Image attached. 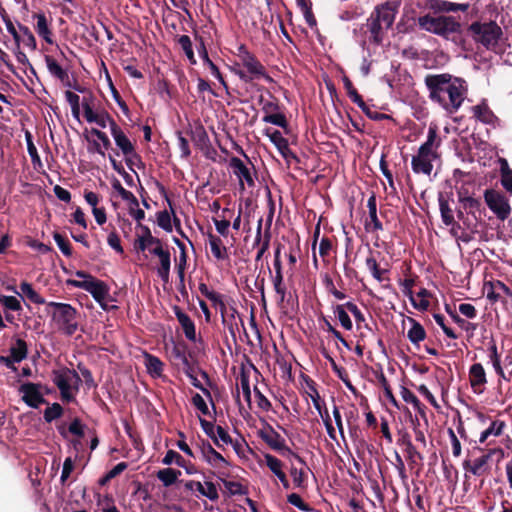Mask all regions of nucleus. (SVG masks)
<instances>
[{
	"mask_svg": "<svg viewBox=\"0 0 512 512\" xmlns=\"http://www.w3.org/2000/svg\"><path fill=\"white\" fill-rule=\"evenodd\" d=\"M425 84L432 101L437 102L449 113L456 112L466 95L464 81L452 78L449 74L427 75Z\"/></svg>",
	"mask_w": 512,
	"mask_h": 512,
	"instance_id": "nucleus-1",
	"label": "nucleus"
},
{
	"mask_svg": "<svg viewBox=\"0 0 512 512\" xmlns=\"http://www.w3.org/2000/svg\"><path fill=\"white\" fill-rule=\"evenodd\" d=\"M440 145L441 139L438 137L436 126H430L426 141L412 157V170L417 174L430 175L433 170V161L439 158L438 148Z\"/></svg>",
	"mask_w": 512,
	"mask_h": 512,
	"instance_id": "nucleus-2",
	"label": "nucleus"
},
{
	"mask_svg": "<svg viewBox=\"0 0 512 512\" xmlns=\"http://www.w3.org/2000/svg\"><path fill=\"white\" fill-rule=\"evenodd\" d=\"M46 311L51 316L52 325L62 334L71 336L78 329V312L67 303L48 302Z\"/></svg>",
	"mask_w": 512,
	"mask_h": 512,
	"instance_id": "nucleus-3",
	"label": "nucleus"
},
{
	"mask_svg": "<svg viewBox=\"0 0 512 512\" xmlns=\"http://www.w3.org/2000/svg\"><path fill=\"white\" fill-rule=\"evenodd\" d=\"M75 275L80 279L69 280L68 283L76 288L89 292L95 301H97L103 309H106V300L109 296V288L107 285L103 281L98 280L83 271H77Z\"/></svg>",
	"mask_w": 512,
	"mask_h": 512,
	"instance_id": "nucleus-4",
	"label": "nucleus"
},
{
	"mask_svg": "<svg viewBox=\"0 0 512 512\" xmlns=\"http://www.w3.org/2000/svg\"><path fill=\"white\" fill-rule=\"evenodd\" d=\"M468 30L473 40L487 49L496 47L502 36L501 27L494 21L473 22Z\"/></svg>",
	"mask_w": 512,
	"mask_h": 512,
	"instance_id": "nucleus-5",
	"label": "nucleus"
},
{
	"mask_svg": "<svg viewBox=\"0 0 512 512\" xmlns=\"http://www.w3.org/2000/svg\"><path fill=\"white\" fill-rule=\"evenodd\" d=\"M418 24L421 29L445 38L460 30V23L451 16L425 15L418 19Z\"/></svg>",
	"mask_w": 512,
	"mask_h": 512,
	"instance_id": "nucleus-6",
	"label": "nucleus"
},
{
	"mask_svg": "<svg viewBox=\"0 0 512 512\" xmlns=\"http://www.w3.org/2000/svg\"><path fill=\"white\" fill-rule=\"evenodd\" d=\"M52 380L58 387L63 400L73 399V389H77L81 379L75 370L69 368H59L52 372Z\"/></svg>",
	"mask_w": 512,
	"mask_h": 512,
	"instance_id": "nucleus-7",
	"label": "nucleus"
},
{
	"mask_svg": "<svg viewBox=\"0 0 512 512\" xmlns=\"http://www.w3.org/2000/svg\"><path fill=\"white\" fill-rule=\"evenodd\" d=\"M484 200L489 209L500 220H505L511 213V207L508 198L499 191L487 189L484 192Z\"/></svg>",
	"mask_w": 512,
	"mask_h": 512,
	"instance_id": "nucleus-8",
	"label": "nucleus"
},
{
	"mask_svg": "<svg viewBox=\"0 0 512 512\" xmlns=\"http://www.w3.org/2000/svg\"><path fill=\"white\" fill-rule=\"evenodd\" d=\"M238 57L248 73L255 78L262 77L267 82H273V79L266 73L264 66L244 46L239 47Z\"/></svg>",
	"mask_w": 512,
	"mask_h": 512,
	"instance_id": "nucleus-9",
	"label": "nucleus"
},
{
	"mask_svg": "<svg viewBox=\"0 0 512 512\" xmlns=\"http://www.w3.org/2000/svg\"><path fill=\"white\" fill-rule=\"evenodd\" d=\"M396 13L397 7L392 3L386 2L377 6L371 14L376 18V21L382 23L383 27L390 28L395 20Z\"/></svg>",
	"mask_w": 512,
	"mask_h": 512,
	"instance_id": "nucleus-10",
	"label": "nucleus"
},
{
	"mask_svg": "<svg viewBox=\"0 0 512 512\" xmlns=\"http://www.w3.org/2000/svg\"><path fill=\"white\" fill-rule=\"evenodd\" d=\"M20 392L22 393L23 401L30 407L37 408L41 403L45 402L37 385L33 383L23 384Z\"/></svg>",
	"mask_w": 512,
	"mask_h": 512,
	"instance_id": "nucleus-11",
	"label": "nucleus"
},
{
	"mask_svg": "<svg viewBox=\"0 0 512 512\" xmlns=\"http://www.w3.org/2000/svg\"><path fill=\"white\" fill-rule=\"evenodd\" d=\"M230 166L232 167L234 174L239 179L240 187L242 190H244V182H246L250 187L254 185V180L251 176V173L241 159L237 157L231 158Z\"/></svg>",
	"mask_w": 512,
	"mask_h": 512,
	"instance_id": "nucleus-12",
	"label": "nucleus"
},
{
	"mask_svg": "<svg viewBox=\"0 0 512 512\" xmlns=\"http://www.w3.org/2000/svg\"><path fill=\"white\" fill-rule=\"evenodd\" d=\"M261 439L276 451L287 449L285 440L272 427H267L259 431Z\"/></svg>",
	"mask_w": 512,
	"mask_h": 512,
	"instance_id": "nucleus-13",
	"label": "nucleus"
},
{
	"mask_svg": "<svg viewBox=\"0 0 512 512\" xmlns=\"http://www.w3.org/2000/svg\"><path fill=\"white\" fill-rule=\"evenodd\" d=\"M185 488L191 491L196 490L210 500H217L219 497L217 488L212 482L202 484L201 482L191 480L185 483Z\"/></svg>",
	"mask_w": 512,
	"mask_h": 512,
	"instance_id": "nucleus-14",
	"label": "nucleus"
},
{
	"mask_svg": "<svg viewBox=\"0 0 512 512\" xmlns=\"http://www.w3.org/2000/svg\"><path fill=\"white\" fill-rule=\"evenodd\" d=\"M111 134L115 140L116 145L121 149L125 156L134 154V147L131 141L127 138V136L116 123H112Z\"/></svg>",
	"mask_w": 512,
	"mask_h": 512,
	"instance_id": "nucleus-15",
	"label": "nucleus"
},
{
	"mask_svg": "<svg viewBox=\"0 0 512 512\" xmlns=\"http://www.w3.org/2000/svg\"><path fill=\"white\" fill-rule=\"evenodd\" d=\"M431 9L435 12L448 13V12H466L470 5L468 3H454L447 0H431Z\"/></svg>",
	"mask_w": 512,
	"mask_h": 512,
	"instance_id": "nucleus-16",
	"label": "nucleus"
},
{
	"mask_svg": "<svg viewBox=\"0 0 512 512\" xmlns=\"http://www.w3.org/2000/svg\"><path fill=\"white\" fill-rule=\"evenodd\" d=\"M492 452L476 458L472 463L465 461L464 468L475 476H483L488 473V462L491 459Z\"/></svg>",
	"mask_w": 512,
	"mask_h": 512,
	"instance_id": "nucleus-17",
	"label": "nucleus"
},
{
	"mask_svg": "<svg viewBox=\"0 0 512 512\" xmlns=\"http://www.w3.org/2000/svg\"><path fill=\"white\" fill-rule=\"evenodd\" d=\"M469 381L474 391H480L487 383L486 372L481 363L473 364L469 369Z\"/></svg>",
	"mask_w": 512,
	"mask_h": 512,
	"instance_id": "nucleus-18",
	"label": "nucleus"
},
{
	"mask_svg": "<svg viewBox=\"0 0 512 512\" xmlns=\"http://www.w3.org/2000/svg\"><path fill=\"white\" fill-rule=\"evenodd\" d=\"M265 135L269 137L270 141L276 146V148L284 158H288L292 155L288 141L282 136V133L280 131L266 129Z\"/></svg>",
	"mask_w": 512,
	"mask_h": 512,
	"instance_id": "nucleus-19",
	"label": "nucleus"
},
{
	"mask_svg": "<svg viewBox=\"0 0 512 512\" xmlns=\"http://www.w3.org/2000/svg\"><path fill=\"white\" fill-rule=\"evenodd\" d=\"M155 256L159 258L160 266L157 269L158 276L163 280V282L168 283L170 277V252L169 250H159L155 252Z\"/></svg>",
	"mask_w": 512,
	"mask_h": 512,
	"instance_id": "nucleus-20",
	"label": "nucleus"
},
{
	"mask_svg": "<svg viewBox=\"0 0 512 512\" xmlns=\"http://www.w3.org/2000/svg\"><path fill=\"white\" fill-rule=\"evenodd\" d=\"M175 314L186 338L193 342L196 341L195 325L191 318L179 309L176 310Z\"/></svg>",
	"mask_w": 512,
	"mask_h": 512,
	"instance_id": "nucleus-21",
	"label": "nucleus"
},
{
	"mask_svg": "<svg viewBox=\"0 0 512 512\" xmlns=\"http://www.w3.org/2000/svg\"><path fill=\"white\" fill-rule=\"evenodd\" d=\"M45 62L49 73L56 78H58L61 82L65 83L67 86H70L68 80L69 76L66 70H64L57 61L51 56H45Z\"/></svg>",
	"mask_w": 512,
	"mask_h": 512,
	"instance_id": "nucleus-22",
	"label": "nucleus"
},
{
	"mask_svg": "<svg viewBox=\"0 0 512 512\" xmlns=\"http://www.w3.org/2000/svg\"><path fill=\"white\" fill-rule=\"evenodd\" d=\"M201 452L204 459L213 467L220 468L222 465L227 464L225 458L220 453H218L210 444L204 446Z\"/></svg>",
	"mask_w": 512,
	"mask_h": 512,
	"instance_id": "nucleus-23",
	"label": "nucleus"
},
{
	"mask_svg": "<svg viewBox=\"0 0 512 512\" xmlns=\"http://www.w3.org/2000/svg\"><path fill=\"white\" fill-rule=\"evenodd\" d=\"M37 22L35 29L40 37H42L47 43L52 44V33L48 26V21L43 13H37L33 16Z\"/></svg>",
	"mask_w": 512,
	"mask_h": 512,
	"instance_id": "nucleus-24",
	"label": "nucleus"
},
{
	"mask_svg": "<svg viewBox=\"0 0 512 512\" xmlns=\"http://www.w3.org/2000/svg\"><path fill=\"white\" fill-rule=\"evenodd\" d=\"M368 30L371 33L372 40L379 44L382 42L384 32L388 30V27H383L380 21H376V18L371 14L367 21Z\"/></svg>",
	"mask_w": 512,
	"mask_h": 512,
	"instance_id": "nucleus-25",
	"label": "nucleus"
},
{
	"mask_svg": "<svg viewBox=\"0 0 512 512\" xmlns=\"http://www.w3.org/2000/svg\"><path fill=\"white\" fill-rule=\"evenodd\" d=\"M144 364L148 373L153 377H160L163 372V362L156 356L145 353Z\"/></svg>",
	"mask_w": 512,
	"mask_h": 512,
	"instance_id": "nucleus-26",
	"label": "nucleus"
},
{
	"mask_svg": "<svg viewBox=\"0 0 512 512\" xmlns=\"http://www.w3.org/2000/svg\"><path fill=\"white\" fill-rule=\"evenodd\" d=\"M209 245L212 255L218 260L228 259L227 248L222 244V240L214 235H209Z\"/></svg>",
	"mask_w": 512,
	"mask_h": 512,
	"instance_id": "nucleus-27",
	"label": "nucleus"
},
{
	"mask_svg": "<svg viewBox=\"0 0 512 512\" xmlns=\"http://www.w3.org/2000/svg\"><path fill=\"white\" fill-rule=\"evenodd\" d=\"M501 185L509 193L512 194V169L509 167L505 158L499 159Z\"/></svg>",
	"mask_w": 512,
	"mask_h": 512,
	"instance_id": "nucleus-28",
	"label": "nucleus"
},
{
	"mask_svg": "<svg viewBox=\"0 0 512 512\" xmlns=\"http://www.w3.org/2000/svg\"><path fill=\"white\" fill-rule=\"evenodd\" d=\"M27 344L22 339H17L10 348V357L14 362H21L27 356Z\"/></svg>",
	"mask_w": 512,
	"mask_h": 512,
	"instance_id": "nucleus-29",
	"label": "nucleus"
},
{
	"mask_svg": "<svg viewBox=\"0 0 512 512\" xmlns=\"http://www.w3.org/2000/svg\"><path fill=\"white\" fill-rule=\"evenodd\" d=\"M409 321L411 323V328L407 332V337L412 343L418 344L425 339V330L423 326L414 319L410 318Z\"/></svg>",
	"mask_w": 512,
	"mask_h": 512,
	"instance_id": "nucleus-30",
	"label": "nucleus"
},
{
	"mask_svg": "<svg viewBox=\"0 0 512 512\" xmlns=\"http://www.w3.org/2000/svg\"><path fill=\"white\" fill-rule=\"evenodd\" d=\"M428 291L426 289H421L416 295H413L412 292H409V299L414 306V308L425 311L428 309L430 303L427 298Z\"/></svg>",
	"mask_w": 512,
	"mask_h": 512,
	"instance_id": "nucleus-31",
	"label": "nucleus"
},
{
	"mask_svg": "<svg viewBox=\"0 0 512 512\" xmlns=\"http://www.w3.org/2000/svg\"><path fill=\"white\" fill-rule=\"evenodd\" d=\"M180 475H181V471L174 470L172 468L161 469L157 472V478L166 487L174 484Z\"/></svg>",
	"mask_w": 512,
	"mask_h": 512,
	"instance_id": "nucleus-32",
	"label": "nucleus"
},
{
	"mask_svg": "<svg viewBox=\"0 0 512 512\" xmlns=\"http://www.w3.org/2000/svg\"><path fill=\"white\" fill-rule=\"evenodd\" d=\"M20 290L22 295L27 297L31 302L35 304H45L46 301L43 297H41L32 287V285L28 282H22L20 284Z\"/></svg>",
	"mask_w": 512,
	"mask_h": 512,
	"instance_id": "nucleus-33",
	"label": "nucleus"
},
{
	"mask_svg": "<svg viewBox=\"0 0 512 512\" xmlns=\"http://www.w3.org/2000/svg\"><path fill=\"white\" fill-rule=\"evenodd\" d=\"M175 243L181 249V254L179 257V263L177 264V273L180 280V285L184 287V277H185V267L187 262V255L185 252V247L183 243L180 242L179 239L175 238Z\"/></svg>",
	"mask_w": 512,
	"mask_h": 512,
	"instance_id": "nucleus-34",
	"label": "nucleus"
},
{
	"mask_svg": "<svg viewBox=\"0 0 512 512\" xmlns=\"http://www.w3.org/2000/svg\"><path fill=\"white\" fill-rule=\"evenodd\" d=\"M172 357L175 361V364L179 367H182L185 372L190 370V363L183 348L175 346L172 350Z\"/></svg>",
	"mask_w": 512,
	"mask_h": 512,
	"instance_id": "nucleus-35",
	"label": "nucleus"
},
{
	"mask_svg": "<svg viewBox=\"0 0 512 512\" xmlns=\"http://www.w3.org/2000/svg\"><path fill=\"white\" fill-rule=\"evenodd\" d=\"M474 116L483 123L490 124L494 120L492 111L486 105H477L473 107Z\"/></svg>",
	"mask_w": 512,
	"mask_h": 512,
	"instance_id": "nucleus-36",
	"label": "nucleus"
},
{
	"mask_svg": "<svg viewBox=\"0 0 512 512\" xmlns=\"http://www.w3.org/2000/svg\"><path fill=\"white\" fill-rule=\"evenodd\" d=\"M439 207L441 212V218L445 225L449 226L454 223L453 210L450 208L449 203L443 197L439 198Z\"/></svg>",
	"mask_w": 512,
	"mask_h": 512,
	"instance_id": "nucleus-37",
	"label": "nucleus"
},
{
	"mask_svg": "<svg viewBox=\"0 0 512 512\" xmlns=\"http://www.w3.org/2000/svg\"><path fill=\"white\" fill-rule=\"evenodd\" d=\"M112 187L115 191L118 192V194L121 196V198L128 203L133 204L134 206H138L139 202L137 198L131 193L130 191L126 190L120 183L119 180L115 179L112 182Z\"/></svg>",
	"mask_w": 512,
	"mask_h": 512,
	"instance_id": "nucleus-38",
	"label": "nucleus"
},
{
	"mask_svg": "<svg viewBox=\"0 0 512 512\" xmlns=\"http://www.w3.org/2000/svg\"><path fill=\"white\" fill-rule=\"evenodd\" d=\"M19 30L21 32V43L30 50H35L37 48L36 39L30 29L27 26L19 25Z\"/></svg>",
	"mask_w": 512,
	"mask_h": 512,
	"instance_id": "nucleus-39",
	"label": "nucleus"
},
{
	"mask_svg": "<svg viewBox=\"0 0 512 512\" xmlns=\"http://www.w3.org/2000/svg\"><path fill=\"white\" fill-rule=\"evenodd\" d=\"M367 207L369 209V217L371 223L373 224V228L375 230H381L382 224L377 217V205H376V197L375 195H371L367 202Z\"/></svg>",
	"mask_w": 512,
	"mask_h": 512,
	"instance_id": "nucleus-40",
	"label": "nucleus"
},
{
	"mask_svg": "<svg viewBox=\"0 0 512 512\" xmlns=\"http://www.w3.org/2000/svg\"><path fill=\"white\" fill-rule=\"evenodd\" d=\"M345 309V304L337 305L334 312L342 327L345 328L346 330H351L353 324Z\"/></svg>",
	"mask_w": 512,
	"mask_h": 512,
	"instance_id": "nucleus-41",
	"label": "nucleus"
},
{
	"mask_svg": "<svg viewBox=\"0 0 512 512\" xmlns=\"http://www.w3.org/2000/svg\"><path fill=\"white\" fill-rule=\"evenodd\" d=\"M400 394L403 398V400L407 403H410L413 405V407L421 414L424 413L423 411V406L422 404L420 403V401L418 400V398L415 396V394L413 392H411L408 388L406 387H401V391H400Z\"/></svg>",
	"mask_w": 512,
	"mask_h": 512,
	"instance_id": "nucleus-42",
	"label": "nucleus"
},
{
	"mask_svg": "<svg viewBox=\"0 0 512 512\" xmlns=\"http://www.w3.org/2000/svg\"><path fill=\"white\" fill-rule=\"evenodd\" d=\"M178 44L183 49V51H184L185 55L187 56V58L189 59V61L191 63H196L190 37L187 35H181L178 38Z\"/></svg>",
	"mask_w": 512,
	"mask_h": 512,
	"instance_id": "nucleus-43",
	"label": "nucleus"
},
{
	"mask_svg": "<svg viewBox=\"0 0 512 512\" xmlns=\"http://www.w3.org/2000/svg\"><path fill=\"white\" fill-rule=\"evenodd\" d=\"M264 462L267 465V467L275 474L276 477L283 473L282 462L273 455L265 454Z\"/></svg>",
	"mask_w": 512,
	"mask_h": 512,
	"instance_id": "nucleus-44",
	"label": "nucleus"
},
{
	"mask_svg": "<svg viewBox=\"0 0 512 512\" xmlns=\"http://www.w3.org/2000/svg\"><path fill=\"white\" fill-rule=\"evenodd\" d=\"M274 289L279 296L280 302H283L286 296V288L283 284L282 271H276L273 278Z\"/></svg>",
	"mask_w": 512,
	"mask_h": 512,
	"instance_id": "nucleus-45",
	"label": "nucleus"
},
{
	"mask_svg": "<svg viewBox=\"0 0 512 512\" xmlns=\"http://www.w3.org/2000/svg\"><path fill=\"white\" fill-rule=\"evenodd\" d=\"M63 413V409L60 404L53 403L51 406L47 407L44 411V419L47 422H52L53 420L61 417Z\"/></svg>",
	"mask_w": 512,
	"mask_h": 512,
	"instance_id": "nucleus-46",
	"label": "nucleus"
},
{
	"mask_svg": "<svg viewBox=\"0 0 512 512\" xmlns=\"http://www.w3.org/2000/svg\"><path fill=\"white\" fill-rule=\"evenodd\" d=\"M263 121L266 123L277 125L282 128H285L287 126L286 117L281 113L267 114L263 117Z\"/></svg>",
	"mask_w": 512,
	"mask_h": 512,
	"instance_id": "nucleus-47",
	"label": "nucleus"
},
{
	"mask_svg": "<svg viewBox=\"0 0 512 512\" xmlns=\"http://www.w3.org/2000/svg\"><path fill=\"white\" fill-rule=\"evenodd\" d=\"M65 98H66L67 102L71 106V110H72L73 115L78 118L79 111H80V98H79V96L77 94L71 92V91H66L65 92Z\"/></svg>",
	"mask_w": 512,
	"mask_h": 512,
	"instance_id": "nucleus-48",
	"label": "nucleus"
},
{
	"mask_svg": "<svg viewBox=\"0 0 512 512\" xmlns=\"http://www.w3.org/2000/svg\"><path fill=\"white\" fill-rule=\"evenodd\" d=\"M215 444L220 447V442L225 445L231 444L232 439L228 432L221 426H216L215 437H213Z\"/></svg>",
	"mask_w": 512,
	"mask_h": 512,
	"instance_id": "nucleus-49",
	"label": "nucleus"
},
{
	"mask_svg": "<svg viewBox=\"0 0 512 512\" xmlns=\"http://www.w3.org/2000/svg\"><path fill=\"white\" fill-rule=\"evenodd\" d=\"M151 244H157V238L152 236L150 231L148 229H146L145 235L138 238L137 246L140 250L144 251V250H147V248Z\"/></svg>",
	"mask_w": 512,
	"mask_h": 512,
	"instance_id": "nucleus-50",
	"label": "nucleus"
},
{
	"mask_svg": "<svg viewBox=\"0 0 512 512\" xmlns=\"http://www.w3.org/2000/svg\"><path fill=\"white\" fill-rule=\"evenodd\" d=\"M0 301L9 310L19 311L21 309L20 301L14 296H0Z\"/></svg>",
	"mask_w": 512,
	"mask_h": 512,
	"instance_id": "nucleus-51",
	"label": "nucleus"
},
{
	"mask_svg": "<svg viewBox=\"0 0 512 512\" xmlns=\"http://www.w3.org/2000/svg\"><path fill=\"white\" fill-rule=\"evenodd\" d=\"M173 462H175L178 466H183L182 456L174 450H169L163 458L162 463L165 465H170Z\"/></svg>",
	"mask_w": 512,
	"mask_h": 512,
	"instance_id": "nucleus-52",
	"label": "nucleus"
},
{
	"mask_svg": "<svg viewBox=\"0 0 512 512\" xmlns=\"http://www.w3.org/2000/svg\"><path fill=\"white\" fill-rule=\"evenodd\" d=\"M433 317H434L435 322L442 328L443 332L445 333V335L447 337H449L451 339L457 338V335L455 334V332L451 328H449L445 325V322H444L445 317L443 315L434 314Z\"/></svg>",
	"mask_w": 512,
	"mask_h": 512,
	"instance_id": "nucleus-53",
	"label": "nucleus"
},
{
	"mask_svg": "<svg viewBox=\"0 0 512 512\" xmlns=\"http://www.w3.org/2000/svg\"><path fill=\"white\" fill-rule=\"evenodd\" d=\"M53 238H54L55 242L57 243L61 252L66 256H71L72 251H71L68 241H66L63 238V236L60 235L59 233H54Z\"/></svg>",
	"mask_w": 512,
	"mask_h": 512,
	"instance_id": "nucleus-54",
	"label": "nucleus"
},
{
	"mask_svg": "<svg viewBox=\"0 0 512 512\" xmlns=\"http://www.w3.org/2000/svg\"><path fill=\"white\" fill-rule=\"evenodd\" d=\"M158 225L164 230L170 232L172 230L171 218L167 211H162L157 217Z\"/></svg>",
	"mask_w": 512,
	"mask_h": 512,
	"instance_id": "nucleus-55",
	"label": "nucleus"
},
{
	"mask_svg": "<svg viewBox=\"0 0 512 512\" xmlns=\"http://www.w3.org/2000/svg\"><path fill=\"white\" fill-rule=\"evenodd\" d=\"M287 500L291 505L297 507L299 510L309 511L308 505L304 503L300 495L292 493L288 496Z\"/></svg>",
	"mask_w": 512,
	"mask_h": 512,
	"instance_id": "nucleus-56",
	"label": "nucleus"
},
{
	"mask_svg": "<svg viewBox=\"0 0 512 512\" xmlns=\"http://www.w3.org/2000/svg\"><path fill=\"white\" fill-rule=\"evenodd\" d=\"M241 388L244 395L245 400L250 405L251 404V390L249 384V377L246 374H241L240 378Z\"/></svg>",
	"mask_w": 512,
	"mask_h": 512,
	"instance_id": "nucleus-57",
	"label": "nucleus"
},
{
	"mask_svg": "<svg viewBox=\"0 0 512 512\" xmlns=\"http://www.w3.org/2000/svg\"><path fill=\"white\" fill-rule=\"evenodd\" d=\"M192 403L203 415L209 414V408L200 394H195L192 397Z\"/></svg>",
	"mask_w": 512,
	"mask_h": 512,
	"instance_id": "nucleus-58",
	"label": "nucleus"
},
{
	"mask_svg": "<svg viewBox=\"0 0 512 512\" xmlns=\"http://www.w3.org/2000/svg\"><path fill=\"white\" fill-rule=\"evenodd\" d=\"M448 434L450 436L451 445H452V454L454 457H459L461 455V443L457 438L455 432L452 429L448 430Z\"/></svg>",
	"mask_w": 512,
	"mask_h": 512,
	"instance_id": "nucleus-59",
	"label": "nucleus"
},
{
	"mask_svg": "<svg viewBox=\"0 0 512 512\" xmlns=\"http://www.w3.org/2000/svg\"><path fill=\"white\" fill-rule=\"evenodd\" d=\"M505 427V422L495 420L490 424V426L486 430L490 436H500L503 433Z\"/></svg>",
	"mask_w": 512,
	"mask_h": 512,
	"instance_id": "nucleus-60",
	"label": "nucleus"
},
{
	"mask_svg": "<svg viewBox=\"0 0 512 512\" xmlns=\"http://www.w3.org/2000/svg\"><path fill=\"white\" fill-rule=\"evenodd\" d=\"M108 245L118 253H123L120 239L115 231H111L107 237Z\"/></svg>",
	"mask_w": 512,
	"mask_h": 512,
	"instance_id": "nucleus-61",
	"label": "nucleus"
},
{
	"mask_svg": "<svg viewBox=\"0 0 512 512\" xmlns=\"http://www.w3.org/2000/svg\"><path fill=\"white\" fill-rule=\"evenodd\" d=\"M84 425L78 418H75L69 425V432L78 437H83L84 435Z\"/></svg>",
	"mask_w": 512,
	"mask_h": 512,
	"instance_id": "nucleus-62",
	"label": "nucleus"
},
{
	"mask_svg": "<svg viewBox=\"0 0 512 512\" xmlns=\"http://www.w3.org/2000/svg\"><path fill=\"white\" fill-rule=\"evenodd\" d=\"M254 393L257 398L259 408L264 411H268L271 408L270 401L261 393L257 387H254Z\"/></svg>",
	"mask_w": 512,
	"mask_h": 512,
	"instance_id": "nucleus-63",
	"label": "nucleus"
},
{
	"mask_svg": "<svg viewBox=\"0 0 512 512\" xmlns=\"http://www.w3.org/2000/svg\"><path fill=\"white\" fill-rule=\"evenodd\" d=\"M97 125H99L102 128L107 127V125L110 126V129L112 130V123H116L107 113L101 112L97 115L95 121Z\"/></svg>",
	"mask_w": 512,
	"mask_h": 512,
	"instance_id": "nucleus-64",
	"label": "nucleus"
}]
</instances>
